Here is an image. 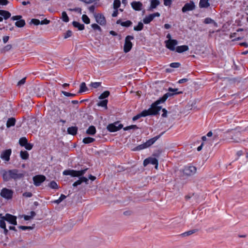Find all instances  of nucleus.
<instances>
[{
  "instance_id": "f257e3e1",
  "label": "nucleus",
  "mask_w": 248,
  "mask_h": 248,
  "mask_svg": "<svg viewBox=\"0 0 248 248\" xmlns=\"http://www.w3.org/2000/svg\"><path fill=\"white\" fill-rule=\"evenodd\" d=\"M24 177V174L17 169L3 170L2 177L4 181H8L11 179L15 181L19 180Z\"/></svg>"
},
{
  "instance_id": "f03ea898",
  "label": "nucleus",
  "mask_w": 248,
  "mask_h": 248,
  "mask_svg": "<svg viewBox=\"0 0 248 248\" xmlns=\"http://www.w3.org/2000/svg\"><path fill=\"white\" fill-rule=\"evenodd\" d=\"M88 170V168H85L81 170H66L63 171V174L64 175H71L72 177H80L83 176Z\"/></svg>"
},
{
  "instance_id": "7ed1b4c3",
  "label": "nucleus",
  "mask_w": 248,
  "mask_h": 248,
  "mask_svg": "<svg viewBox=\"0 0 248 248\" xmlns=\"http://www.w3.org/2000/svg\"><path fill=\"white\" fill-rule=\"evenodd\" d=\"M134 37L132 35H127L125 38L124 44V51L125 53H127L131 49L133 44L130 41L131 40H133Z\"/></svg>"
},
{
  "instance_id": "20e7f679",
  "label": "nucleus",
  "mask_w": 248,
  "mask_h": 248,
  "mask_svg": "<svg viewBox=\"0 0 248 248\" xmlns=\"http://www.w3.org/2000/svg\"><path fill=\"white\" fill-rule=\"evenodd\" d=\"M14 191L12 189L7 188H3L0 191V195L3 198L7 200H10L12 198Z\"/></svg>"
},
{
  "instance_id": "39448f33",
  "label": "nucleus",
  "mask_w": 248,
  "mask_h": 248,
  "mask_svg": "<svg viewBox=\"0 0 248 248\" xmlns=\"http://www.w3.org/2000/svg\"><path fill=\"white\" fill-rule=\"evenodd\" d=\"M123 125L121 124H119L118 122H115L113 124H109L107 127V130L110 132H114L118 131L122 129Z\"/></svg>"
},
{
  "instance_id": "423d86ee",
  "label": "nucleus",
  "mask_w": 248,
  "mask_h": 248,
  "mask_svg": "<svg viewBox=\"0 0 248 248\" xmlns=\"http://www.w3.org/2000/svg\"><path fill=\"white\" fill-rule=\"evenodd\" d=\"M196 171V168L193 166H186L183 170L184 175L187 176L193 175Z\"/></svg>"
},
{
  "instance_id": "0eeeda50",
  "label": "nucleus",
  "mask_w": 248,
  "mask_h": 248,
  "mask_svg": "<svg viewBox=\"0 0 248 248\" xmlns=\"http://www.w3.org/2000/svg\"><path fill=\"white\" fill-rule=\"evenodd\" d=\"M32 179L34 185L36 186H38L46 180V177L43 175H37L34 176Z\"/></svg>"
},
{
  "instance_id": "6e6552de",
  "label": "nucleus",
  "mask_w": 248,
  "mask_h": 248,
  "mask_svg": "<svg viewBox=\"0 0 248 248\" xmlns=\"http://www.w3.org/2000/svg\"><path fill=\"white\" fill-rule=\"evenodd\" d=\"M196 8V5L192 0H190L188 3H186L182 8L183 13H186L187 11H192Z\"/></svg>"
},
{
  "instance_id": "1a4fd4ad",
  "label": "nucleus",
  "mask_w": 248,
  "mask_h": 248,
  "mask_svg": "<svg viewBox=\"0 0 248 248\" xmlns=\"http://www.w3.org/2000/svg\"><path fill=\"white\" fill-rule=\"evenodd\" d=\"M149 164L155 165V168L157 169L158 162L156 158L149 157L144 160L143 163L144 166H146Z\"/></svg>"
},
{
  "instance_id": "9d476101",
  "label": "nucleus",
  "mask_w": 248,
  "mask_h": 248,
  "mask_svg": "<svg viewBox=\"0 0 248 248\" xmlns=\"http://www.w3.org/2000/svg\"><path fill=\"white\" fill-rule=\"evenodd\" d=\"M2 218L14 225H17L16 217L7 213L5 216L2 217Z\"/></svg>"
},
{
  "instance_id": "9b49d317",
  "label": "nucleus",
  "mask_w": 248,
  "mask_h": 248,
  "mask_svg": "<svg viewBox=\"0 0 248 248\" xmlns=\"http://www.w3.org/2000/svg\"><path fill=\"white\" fill-rule=\"evenodd\" d=\"M166 46L170 50L174 51L176 50L175 46L177 45L178 41L176 40H168L165 41Z\"/></svg>"
},
{
  "instance_id": "f8f14e48",
  "label": "nucleus",
  "mask_w": 248,
  "mask_h": 248,
  "mask_svg": "<svg viewBox=\"0 0 248 248\" xmlns=\"http://www.w3.org/2000/svg\"><path fill=\"white\" fill-rule=\"evenodd\" d=\"M161 106H158L155 103H153L151 107L149 108V111L152 115H156L159 114V111L161 109Z\"/></svg>"
},
{
  "instance_id": "ddd939ff",
  "label": "nucleus",
  "mask_w": 248,
  "mask_h": 248,
  "mask_svg": "<svg viewBox=\"0 0 248 248\" xmlns=\"http://www.w3.org/2000/svg\"><path fill=\"white\" fill-rule=\"evenodd\" d=\"M94 17L97 23L102 26L106 25V20L103 15L102 14H97L94 15Z\"/></svg>"
},
{
  "instance_id": "4468645a",
  "label": "nucleus",
  "mask_w": 248,
  "mask_h": 248,
  "mask_svg": "<svg viewBox=\"0 0 248 248\" xmlns=\"http://www.w3.org/2000/svg\"><path fill=\"white\" fill-rule=\"evenodd\" d=\"M12 153L11 149H7L3 151L0 155V157L5 160V161H8L10 160V156Z\"/></svg>"
},
{
  "instance_id": "2eb2a0df",
  "label": "nucleus",
  "mask_w": 248,
  "mask_h": 248,
  "mask_svg": "<svg viewBox=\"0 0 248 248\" xmlns=\"http://www.w3.org/2000/svg\"><path fill=\"white\" fill-rule=\"evenodd\" d=\"M164 132L161 133L160 135L156 136L153 138L149 139L145 142L146 147L148 148L153 145L160 137L163 134Z\"/></svg>"
},
{
  "instance_id": "dca6fc26",
  "label": "nucleus",
  "mask_w": 248,
  "mask_h": 248,
  "mask_svg": "<svg viewBox=\"0 0 248 248\" xmlns=\"http://www.w3.org/2000/svg\"><path fill=\"white\" fill-rule=\"evenodd\" d=\"M131 5L132 8L136 11H140L142 9V3L140 1H133Z\"/></svg>"
},
{
  "instance_id": "f3484780",
  "label": "nucleus",
  "mask_w": 248,
  "mask_h": 248,
  "mask_svg": "<svg viewBox=\"0 0 248 248\" xmlns=\"http://www.w3.org/2000/svg\"><path fill=\"white\" fill-rule=\"evenodd\" d=\"M189 49L188 46L186 45H183L178 46L176 47V51L178 53H182L188 50Z\"/></svg>"
},
{
  "instance_id": "a211bd4d",
  "label": "nucleus",
  "mask_w": 248,
  "mask_h": 248,
  "mask_svg": "<svg viewBox=\"0 0 248 248\" xmlns=\"http://www.w3.org/2000/svg\"><path fill=\"white\" fill-rule=\"evenodd\" d=\"M209 0H200L199 2V7L201 8H206L210 6Z\"/></svg>"
},
{
  "instance_id": "6ab92c4d",
  "label": "nucleus",
  "mask_w": 248,
  "mask_h": 248,
  "mask_svg": "<svg viewBox=\"0 0 248 248\" xmlns=\"http://www.w3.org/2000/svg\"><path fill=\"white\" fill-rule=\"evenodd\" d=\"M96 128L93 125H91L86 130V134L89 135H94L96 133Z\"/></svg>"
},
{
  "instance_id": "aec40b11",
  "label": "nucleus",
  "mask_w": 248,
  "mask_h": 248,
  "mask_svg": "<svg viewBox=\"0 0 248 248\" xmlns=\"http://www.w3.org/2000/svg\"><path fill=\"white\" fill-rule=\"evenodd\" d=\"M73 26L76 28H78L79 31H82L85 29L84 25L81 24L77 21H74L72 22Z\"/></svg>"
},
{
  "instance_id": "412c9836",
  "label": "nucleus",
  "mask_w": 248,
  "mask_h": 248,
  "mask_svg": "<svg viewBox=\"0 0 248 248\" xmlns=\"http://www.w3.org/2000/svg\"><path fill=\"white\" fill-rule=\"evenodd\" d=\"M0 15L3 17L5 20L8 19L11 16V13L7 11L0 10Z\"/></svg>"
},
{
  "instance_id": "4be33fe9",
  "label": "nucleus",
  "mask_w": 248,
  "mask_h": 248,
  "mask_svg": "<svg viewBox=\"0 0 248 248\" xmlns=\"http://www.w3.org/2000/svg\"><path fill=\"white\" fill-rule=\"evenodd\" d=\"M78 127L77 126H71L67 128V132L69 134L72 135H76L78 131Z\"/></svg>"
},
{
  "instance_id": "5701e85b",
  "label": "nucleus",
  "mask_w": 248,
  "mask_h": 248,
  "mask_svg": "<svg viewBox=\"0 0 248 248\" xmlns=\"http://www.w3.org/2000/svg\"><path fill=\"white\" fill-rule=\"evenodd\" d=\"M16 122V120L15 118L12 117L9 118L6 123V126L8 128H9L11 126H13L15 125Z\"/></svg>"
},
{
  "instance_id": "b1692460",
  "label": "nucleus",
  "mask_w": 248,
  "mask_h": 248,
  "mask_svg": "<svg viewBox=\"0 0 248 248\" xmlns=\"http://www.w3.org/2000/svg\"><path fill=\"white\" fill-rule=\"evenodd\" d=\"M20 155L22 159L26 160L29 157V154L26 151H21L20 153Z\"/></svg>"
},
{
  "instance_id": "393cba45",
  "label": "nucleus",
  "mask_w": 248,
  "mask_h": 248,
  "mask_svg": "<svg viewBox=\"0 0 248 248\" xmlns=\"http://www.w3.org/2000/svg\"><path fill=\"white\" fill-rule=\"evenodd\" d=\"M153 16L151 14L146 16L143 19V23L146 24L150 23L154 19Z\"/></svg>"
},
{
  "instance_id": "a878e982",
  "label": "nucleus",
  "mask_w": 248,
  "mask_h": 248,
  "mask_svg": "<svg viewBox=\"0 0 248 248\" xmlns=\"http://www.w3.org/2000/svg\"><path fill=\"white\" fill-rule=\"evenodd\" d=\"M95 140V139L91 137H86L83 139L82 142L84 144H89L94 142Z\"/></svg>"
},
{
  "instance_id": "bb28decb",
  "label": "nucleus",
  "mask_w": 248,
  "mask_h": 248,
  "mask_svg": "<svg viewBox=\"0 0 248 248\" xmlns=\"http://www.w3.org/2000/svg\"><path fill=\"white\" fill-rule=\"evenodd\" d=\"M26 24L25 21L24 19H20L19 20L17 21L15 23V25L18 28L23 27Z\"/></svg>"
},
{
  "instance_id": "cd10ccee",
  "label": "nucleus",
  "mask_w": 248,
  "mask_h": 248,
  "mask_svg": "<svg viewBox=\"0 0 248 248\" xmlns=\"http://www.w3.org/2000/svg\"><path fill=\"white\" fill-rule=\"evenodd\" d=\"M88 88L86 87V83L85 82H82L80 85V89L78 91V93H81L87 91Z\"/></svg>"
},
{
  "instance_id": "c85d7f7f",
  "label": "nucleus",
  "mask_w": 248,
  "mask_h": 248,
  "mask_svg": "<svg viewBox=\"0 0 248 248\" xmlns=\"http://www.w3.org/2000/svg\"><path fill=\"white\" fill-rule=\"evenodd\" d=\"M159 4L160 2L158 0H151L150 9L155 8Z\"/></svg>"
},
{
  "instance_id": "c756f323",
  "label": "nucleus",
  "mask_w": 248,
  "mask_h": 248,
  "mask_svg": "<svg viewBox=\"0 0 248 248\" xmlns=\"http://www.w3.org/2000/svg\"><path fill=\"white\" fill-rule=\"evenodd\" d=\"M144 27V25L141 22H139L137 26L134 27V30L135 31H140Z\"/></svg>"
},
{
  "instance_id": "7c9ffc66",
  "label": "nucleus",
  "mask_w": 248,
  "mask_h": 248,
  "mask_svg": "<svg viewBox=\"0 0 248 248\" xmlns=\"http://www.w3.org/2000/svg\"><path fill=\"white\" fill-rule=\"evenodd\" d=\"M198 231V230L197 229H194V230H189L188 231H187L186 232H185L184 233H183L181 235H182L183 236H189L190 235H191L193 233H195L196 232H197Z\"/></svg>"
},
{
  "instance_id": "2f4dec72",
  "label": "nucleus",
  "mask_w": 248,
  "mask_h": 248,
  "mask_svg": "<svg viewBox=\"0 0 248 248\" xmlns=\"http://www.w3.org/2000/svg\"><path fill=\"white\" fill-rule=\"evenodd\" d=\"M108 102V100L107 99H105L102 101H100L97 103V105L98 106L105 107L106 108H107V104Z\"/></svg>"
},
{
  "instance_id": "473e14b6",
  "label": "nucleus",
  "mask_w": 248,
  "mask_h": 248,
  "mask_svg": "<svg viewBox=\"0 0 248 248\" xmlns=\"http://www.w3.org/2000/svg\"><path fill=\"white\" fill-rule=\"evenodd\" d=\"M110 93L108 91H106L100 94L99 97L100 99H104L106 98H107L109 95Z\"/></svg>"
},
{
  "instance_id": "72a5a7b5",
  "label": "nucleus",
  "mask_w": 248,
  "mask_h": 248,
  "mask_svg": "<svg viewBox=\"0 0 248 248\" xmlns=\"http://www.w3.org/2000/svg\"><path fill=\"white\" fill-rule=\"evenodd\" d=\"M62 19L65 22H68L69 21V17L68 16L66 12L63 11L62 12Z\"/></svg>"
},
{
  "instance_id": "f704fd0d",
  "label": "nucleus",
  "mask_w": 248,
  "mask_h": 248,
  "mask_svg": "<svg viewBox=\"0 0 248 248\" xmlns=\"http://www.w3.org/2000/svg\"><path fill=\"white\" fill-rule=\"evenodd\" d=\"M183 93L182 92H179L178 93H170V92H168V93H165L163 96H164V98H165L166 99V100L167 99V98L169 97H170V96H173V95H175V94H182Z\"/></svg>"
},
{
  "instance_id": "c9c22d12",
  "label": "nucleus",
  "mask_w": 248,
  "mask_h": 248,
  "mask_svg": "<svg viewBox=\"0 0 248 248\" xmlns=\"http://www.w3.org/2000/svg\"><path fill=\"white\" fill-rule=\"evenodd\" d=\"M27 142L28 140L26 137H22L19 140V144L22 147H24Z\"/></svg>"
},
{
  "instance_id": "e433bc0d",
  "label": "nucleus",
  "mask_w": 248,
  "mask_h": 248,
  "mask_svg": "<svg viewBox=\"0 0 248 248\" xmlns=\"http://www.w3.org/2000/svg\"><path fill=\"white\" fill-rule=\"evenodd\" d=\"M48 186L52 189H58L59 187L57 183L54 181H52L49 184Z\"/></svg>"
},
{
  "instance_id": "4c0bfd02",
  "label": "nucleus",
  "mask_w": 248,
  "mask_h": 248,
  "mask_svg": "<svg viewBox=\"0 0 248 248\" xmlns=\"http://www.w3.org/2000/svg\"><path fill=\"white\" fill-rule=\"evenodd\" d=\"M146 148H147L146 147V145L145 144V143H144L143 144H142L137 146L136 147H135L133 149V150L134 151H140V150L145 149Z\"/></svg>"
},
{
  "instance_id": "58836bf2",
  "label": "nucleus",
  "mask_w": 248,
  "mask_h": 248,
  "mask_svg": "<svg viewBox=\"0 0 248 248\" xmlns=\"http://www.w3.org/2000/svg\"><path fill=\"white\" fill-rule=\"evenodd\" d=\"M140 114L141 117H146L147 116L152 115L149 109L143 110L141 113H140Z\"/></svg>"
},
{
  "instance_id": "ea45409f",
  "label": "nucleus",
  "mask_w": 248,
  "mask_h": 248,
  "mask_svg": "<svg viewBox=\"0 0 248 248\" xmlns=\"http://www.w3.org/2000/svg\"><path fill=\"white\" fill-rule=\"evenodd\" d=\"M81 18L85 24H88L90 23V19L86 15H83Z\"/></svg>"
},
{
  "instance_id": "a19ab883",
  "label": "nucleus",
  "mask_w": 248,
  "mask_h": 248,
  "mask_svg": "<svg viewBox=\"0 0 248 248\" xmlns=\"http://www.w3.org/2000/svg\"><path fill=\"white\" fill-rule=\"evenodd\" d=\"M132 24V22L130 20H127L121 23V25L123 27H129Z\"/></svg>"
},
{
  "instance_id": "79ce46f5",
  "label": "nucleus",
  "mask_w": 248,
  "mask_h": 248,
  "mask_svg": "<svg viewBox=\"0 0 248 248\" xmlns=\"http://www.w3.org/2000/svg\"><path fill=\"white\" fill-rule=\"evenodd\" d=\"M166 100V99L164 98V96H163L161 97H160L158 99H157L156 101H155L154 103L156 104L157 105H158L159 104L161 103H164Z\"/></svg>"
},
{
  "instance_id": "37998d69",
  "label": "nucleus",
  "mask_w": 248,
  "mask_h": 248,
  "mask_svg": "<svg viewBox=\"0 0 248 248\" xmlns=\"http://www.w3.org/2000/svg\"><path fill=\"white\" fill-rule=\"evenodd\" d=\"M101 82H91V83L90 84V86L95 89L98 88L99 87L101 86Z\"/></svg>"
},
{
  "instance_id": "c03bdc74",
  "label": "nucleus",
  "mask_w": 248,
  "mask_h": 248,
  "mask_svg": "<svg viewBox=\"0 0 248 248\" xmlns=\"http://www.w3.org/2000/svg\"><path fill=\"white\" fill-rule=\"evenodd\" d=\"M121 5V1L120 0H114L113 2V8L114 9H118Z\"/></svg>"
},
{
  "instance_id": "a18cd8bd",
  "label": "nucleus",
  "mask_w": 248,
  "mask_h": 248,
  "mask_svg": "<svg viewBox=\"0 0 248 248\" xmlns=\"http://www.w3.org/2000/svg\"><path fill=\"white\" fill-rule=\"evenodd\" d=\"M35 225L34 224L32 226H19L18 228L23 231L27 230H32L34 228Z\"/></svg>"
},
{
  "instance_id": "49530a36",
  "label": "nucleus",
  "mask_w": 248,
  "mask_h": 248,
  "mask_svg": "<svg viewBox=\"0 0 248 248\" xmlns=\"http://www.w3.org/2000/svg\"><path fill=\"white\" fill-rule=\"evenodd\" d=\"M91 26L94 30H98L100 32L102 31L101 27L95 23L92 24Z\"/></svg>"
},
{
  "instance_id": "de8ad7c7",
  "label": "nucleus",
  "mask_w": 248,
  "mask_h": 248,
  "mask_svg": "<svg viewBox=\"0 0 248 248\" xmlns=\"http://www.w3.org/2000/svg\"><path fill=\"white\" fill-rule=\"evenodd\" d=\"M170 66L172 68H178L181 66V64L179 62H172L170 64Z\"/></svg>"
},
{
  "instance_id": "09e8293b",
  "label": "nucleus",
  "mask_w": 248,
  "mask_h": 248,
  "mask_svg": "<svg viewBox=\"0 0 248 248\" xmlns=\"http://www.w3.org/2000/svg\"><path fill=\"white\" fill-rule=\"evenodd\" d=\"M24 147L28 150H31V149H32V147H33V145L30 143H28V142H27L25 145L24 146Z\"/></svg>"
},
{
  "instance_id": "8fccbe9b",
  "label": "nucleus",
  "mask_w": 248,
  "mask_h": 248,
  "mask_svg": "<svg viewBox=\"0 0 248 248\" xmlns=\"http://www.w3.org/2000/svg\"><path fill=\"white\" fill-rule=\"evenodd\" d=\"M213 20L212 19H211V18L210 17H206L204 19V23L206 24H210V23H212V22H213Z\"/></svg>"
},
{
  "instance_id": "3c124183",
  "label": "nucleus",
  "mask_w": 248,
  "mask_h": 248,
  "mask_svg": "<svg viewBox=\"0 0 248 248\" xmlns=\"http://www.w3.org/2000/svg\"><path fill=\"white\" fill-rule=\"evenodd\" d=\"M31 23L35 25H38L40 24V21L38 19H32Z\"/></svg>"
},
{
  "instance_id": "603ef678",
  "label": "nucleus",
  "mask_w": 248,
  "mask_h": 248,
  "mask_svg": "<svg viewBox=\"0 0 248 248\" xmlns=\"http://www.w3.org/2000/svg\"><path fill=\"white\" fill-rule=\"evenodd\" d=\"M23 196L26 198H31L32 196V194L30 192H25L23 193Z\"/></svg>"
},
{
  "instance_id": "864d4df0",
  "label": "nucleus",
  "mask_w": 248,
  "mask_h": 248,
  "mask_svg": "<svg viewBox=\"0 0 248 248\" xmlns=\"http://www.w3.org/2000/svg\"><path fill=\"white\" fill-rule=\"evenodd\" d=\"M72 35V31L70 30L67 31L64 34V38L70 37Z\"/></svg>"
},
{
  "instance_id": "5fc2aeb1",
  "label": "nucleus",
  "mask_w": 248,
  "mask_h": 248,
  "mask_svg": "<svg viewBox=\"0 0 248 248\" xmlns=\"http://www.w3.org/2000/svg\"><path fill=\"white\" fill-rule=\"evenodd\" d=\"M26 78H24L22 79H21L20 80H19L18 82L17 85L18 86H20L23 85L26 82Z\"/></svg>"
},
{
  "instance_id": "6e6d98bb",
  "label": "nucleus",
  "mask_w": 248,
  "mask_h": 248,
  "mask_svg": "<svg viewBox=\"0 0 248 248\" xmlns=\"http://www.w3.org/2000/svg\"><path fill=\"white\" fill-rule=\"evenodd\" d=\"M62 93L66 96H74L76 95V94L71 93H70L66 92L65 91H62Z\"/></svg>"
},
{
  "instance_id": "4d7b16f0",
  "label": "nucleus",
  "mask_w": 248,
  "mask_h": 248,
  "mask_svg": "<svg viewBox=\"0 0 248 248\" xmlns=\"http://www.w3.org/2000/svg\"><path fill=\"white\" fill-rule=\"evenodd\" d=\"M5 220L3 219V218H2V219H0V227L2 229L6 227Z\"/></svg>"
},
{
  "instance_id": "13d9d810",
  "label": "nucleus",
  "mask_w": 248,
  "mask_h": 248,
  "mask_svg": "<svg viewBox=\"0 0 248 248\" xmlns=\"http://www.w3.org/2000/svg\"><path fill=\"white\" fill-rule=\"evenodd\" d=\"M22 18V16H20V15H18V16H13L11 17V19L13 20H17V21H18L20 19H21Z\"/></svg>"
},
{
  "instance_id": "bf43d9fd",
  "label": "nucleus",
  "mask_w": 248,
  "mask_h": 248,
  "mask_svg": "<svg viewBox=\"0 0 248 248\" xmlns=\"http://www.w3.org/2000/svg\"><path fill=\"white\" fill-rule=\"evenodd\" d=\"M50 23V20L47 19L46 18L40 21V24L41 25H47Z\"/></svg>"
},
{
  "instance_id": "052dcab7",
  "label": "nucleus",
  "mask_w": 248,
  "mask_h": 248,
  "mask_svg": "<svg viewBox=\"0 0 248 248\" xmlns=\"http://www.w3.org/2000/svg\"><path fill=\"white\" fill-rule=\"evenodd\" d=\"M79 179H80L81 183L85 182L86 184H88V179L86 177H83V176H80L79 177Z\"/></svg>"
},
{
  "instance_id": "680f3d73",
  "label": "nucleus",
  "mask_w": 248,
  "mask_h": 248,
  "mask_svg": "<svg viewBox=\"0 0 248 248\" xmlns=\"http://www.w3.org/2000/svg\"><path fill=\"white\" fill-rule=\"evenodd\" d=\"M171 0H164V4L165 6H170L171 4Z\"/></svg>"
},
{
  "instance_id": "e2e57ef3",
  "label": "nucleus",
  "mask_w": 248,
  "mask_h": 248,
  "mask_svg": "<svg viewBox=\"0 0 248 248\" xmlns=\"http://www.w3.org/2000/svg\"><path fill=\"white\" fill-rule=\"evenodd\" d=\"M81 181L80 179H79L78 180L74 182L73 184V186L74 187L77 186L78 185H80L81 184Z\"/></svg>"
},
{
  "instance_id": "0e129e2a",
  "label": "nucleus",
  "mask_w": 248,
  "mask_h": 248,
  "mask_svg": "<svg viewBox=\"0 0 248 248\" xmlns=\"http://www.w3.org/2000/svg\"><path fill=\"white\" fill-rule=\"evenodd\" d=\"M162 110L163 112V113L162 114V117H164V118L167 117L168 111L165 108H163L162 109Z\"/></svg>"
},
{
  "instance_id": "69168bd1",
  "label": "nucleus",
  "mask_w": 248,
  "mask_h": 248,
  "mask_svg": "<svg viewBox=\"0 0 248 248\" xmlns=\"http://www.w3.org/2000/svg\"><path fill=\"white\" fill-rule=\"evenodd\" d=\"M141 117V116H140V114L139 113V114L136 115V116H135L134 117H133V118H132V120L133 121H135L138 120L139 119H140Z\"/></svg>"
},
{
  "instance_id": "338daca9",
  "label": "nucleus",
  "mask_w": 248,
  "mask_h": 248,
  "mask_svg": "<svg viewBox=\"0 0 248 248\" xmlns=\"http://www.w3.org/2000/svg\"><path fill=\"white\" fill-rule=\"evenodd\" d=\"M188 80V79L187 78H182V79H180L178 81V83L179 84H182V83L187 82Z\"/></svg>"
},
{
  "instance_id": "774afa93",
  "label": "nucleus",
  "mask_w": 248,
  "mask_h": 248,
  "mask_svg": "<svg viewBox=\"0 0 248 248\" xmlns=\"http://www.w3.org/2000/svg\"><path fill=\"white\" fill-rule=\"evenodd\" d=\"M178 89H173L170 87L169 88V89H168V91L169 92H173V93H178L179 92H178Z\"/></svg>"
}]
</instances>
